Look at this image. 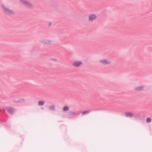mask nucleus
<instances>
[{"label": "nucleus", "mask_w": 152, "mask_h": 152, "mask_svg": "<svg viewBox=\"0 0 152 152\" xmlns=\"http://www.w3.org/2000/svg\"><path fill=\"white\" fill-rule=\"evenodd\" d=\"M24 5L29 7H33L32 4L31 3L27 1Z\"/></svg>", "instance_id": "obj_7"}, {"label": "nucleus", "mask_w": 152, "mask_h": 152, "mask_svg": "<svg viewBox=\"0 0 152 152\" xmlns=\"http://www.w3.org/2000/svg\"><path fill=\"white\" fill-rule=\"evenodd\" d=\"M7 112L9 113H11L13 111V109L10 107H7L6 108Z\"/></svg>", "instance_id": "obj_9"}, {"label": "nucleus", "mask_w": 152, "mask_h": 152, "mask_svg": "<svg viewBox=\"0 0 152 152\" xmlns=\"http://www.w3.org/2000/svg\"><path fill=\"white\" fill-rule=\"evenodd\" d=\"M125 115L126 117H131L134 116V114L131 112H127L125 114Z\"/></svg>", "instance_id": "obj_6"}, {"label": "nucleus", "mask_w": 152, "mask_h": 152, "mask_svg": "<svg viewBox=\"0 0 152 152\" xmlns=\"http://www.w3.org/2000/svg\"><path fill=\"white\" fill-rule=\"evenodd\" d=\"M97 16L95 14H91L88 16V20L90 21H93L96 18Z\"/></svg>", "instance_id": "obj_4"}, {"label": "nucleus", "mask_w": 152, "mask_h": 152, "mask_svg": "<svg viewBox=\"0 0 152 152\" xmlns=\"http://www.w3.org/2000/svg\"><path fill=\"white\" fill-rule=\"evenodd\" d=\"M146 121L147 123L151 122V119L150 118H147L146 119Z\"/></svg>", "instance_id": "obj_13"}, {"label": "nucleus", "mask_w": 152, "mask_h": 152, "mask_svg": "<svg viewBox=\"0 0 152 152\" xmlns=\"http://www.w3.org/2000/svg\"><path fill=\"white\" fill-rule=\"evenodd\" d=\"M19 1L21 3L24 5L26 1V0H19Z\"/></svg>", "instance_id": "obj_14"}, {"label": "nucleus", "mask_w": 152, "mask_h": 152, "mask_svg": "<svg viewBox=\"0 0 152 152\" xmlns=\"http://www.w3.org/2000/svg\"><path fill=\"white\" fill-rule=\"evenodd\" d=\"M55 108V106L54 105H51L49 107V109L50 110H54Z\"/></svg>", "instance_id": "obj_11"}, {"label": "nucleus", "mask_w": 152, "mask_h": 152, "mask_svg": "<svg viewBox=\"0 0 152 152\" xmlns=\"http://www.w3.org/2000/svg\"><path fill=\"white\" fill-rule=\"evenodd\" d=\"M83 64L81 61H75L72 64V65L75 67H78L80 66Z\"/></svg>", "instance_id": "obj_3"}, {"label": "nucleus", "mask_w": 152, "mask_h": 152, "mask_svg": "<svg viewBox=\"0 0 152 152\" xmlns=\"http://www.w3.org/2000/svg\"><path fill=\"white\" fill-rule=\"evenodd\" d=\"M41 42L44 44H47L50 43L51 42V41L49 40H41Z\"/></svg>", "instance_id": "obj_5"}, {"label": "nucleus", "mask_w": 152, "mask_h": 152, "mask_svg": "<svg viewBox=\"0 0 152 152\" xmlns=\"http://www.w3.org/2000/svg\"><path fill=\"white\" fill-rule=\"evenodd\" d=\"M47 24L49 26H50L52 25V23L51 22L49 21L47 22Z\"/></svg>", "instance_id": "obj_16"}, {"label": "nucleus", "mask_w": 152, "mask_h": 152, "mask_svg": "<svg viewBox=\"0 0 152 152\" xmlns=\"http://www.w3.org/2000/svg\"><path fill=\"white\" fill-rule=\"evenodd\" d=\"M69 110V107L67 106H66L64 107L63 108V110L64 111L68 110Z\"/></svg>", "instance_id": "obj_12"}, {"label": "nucleus", "mask_w": 152, "mask_h": 152, "mask_svg": "<svg viewBox=\"0 0 152 152\" xmlns=\"http://www.w3.org/2000/svg\"><path fill=\"white\" fill-rule=\"evenodd\" d=\"M99 62L104 65H108L111 63V61L107 59H101L99 60Z\"/></svg>", "instance_id": "obj_2"}, {"label": "nucleus", "mask_w": 152, "mask_h": 152, "mask_svg": "<svg viewBox=\"0 0 152 152\" xmlns=\"http://www.w3.org/2000/svg\"><path fill=\"white\" fill-rule=\"evenodd\" d=\"M144 87L143 86H138L135 88V90L136 91H141L143 90Z\"/></svg>", "instance_id": "obj_8"}, {"label": "nucleus", "mask_w": 152, "mask_h": 152, "mask_svg": "<svg viewBox=\"0 0 152 152\" xmlns=\"http://www.w3.org/2000/svg\"><path fill=\"white\" fill-rule=\"evenodd\" d=\"M50 61H55V62L57 61V59L56 58H50Z\"/></svg>", "instance_id": "obj_15"}, {"label": "nucleus", "mask_w": 152, "mask_h": 152, "mask_svg": "<svg viewBox=\"0 0 152 152\" xmlns=\"http://www.w3.org/2000/svg\"><path fill=\"white\" fill-rule=\"evenodd\" d=\"M0 6L3 12L6 15H12L15 14L14 10L10 9L5 5L1 4Z\"/></svg>", "instance_id": "obj_1"}, {"label": "nucleus", "mask_w": 152, "mask_h": 152, "mask_svg": "<svg viewBox=\"0 0 152 152\" xmlns=\"http://www.w3.org/2000/svg\"><path fill=\"white\" fill-rule=\"evenodd\" d=\"M88 113V111H84L82 112V114H84L87 113Z\"/></svg>", "instance_id": "obj_17"}, {"label": "nucleus", "mask_w": 152, "mask_h": 152, "mask_svg": "<svg viewBox=\"0 0 152 152\" xmlns=\"http://www.w3.org/2000/svg\"><path fill=\"white\" fill-rule=\"evenodd\" d=\"M45 104V102L44 101H39L38 102V104L39 106H42L44 105Z\"/></svg>", "instance_id": "obj_10"}]
</instances>
